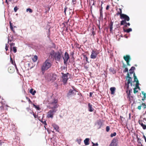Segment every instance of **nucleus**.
<instances>
[{
	"instance_id": "1",
	"label": "nucleus",
	"mask_w": 146,
	"mask_h": 146,
	"mask_svg": "<svg viewBox=\"0 0 146 146\" xmlns=\"http://www.w3.org/2000/svg\"><path fill=\"white\" fill-rule=\"evenodd\" d=\"M60 51V52L59 51L55 52L54 50H52L50 53V54L54 57L55 60L59 62L62 58V52L61 51Z\"/></svg>"
},
{
	"instance_id": "2",
	"label": "nucleus",
	"mask_w": 146,
	"mask_h": 146,
	"mask_svg": "<svg viewBox=\"0 0 146 146\" xmlns=\"http://www.w3.org/2000/svg\"><path fill=\"white\" fill-rule=\"evenodd\" d=\"M52 65V64L50 62V60L48 59L46 60L41 66V70L42 73H44L45 70H47L50 68Z\"/></svg>"
},
{
	"instance_id": "3",
	"label": "nucleus",
	"mask_w": 146,
	"mask_h": 146,
	"mask_svg": "<svg viewBox=\"0 0 146 146\" xmlns=\"http://www.w3.org/2000/svg\"><path fill=\"white\" fill-rule=\"evenodd\" d=\"M61 74L62 75V82L64 85L66 84L67 83L68 80V75H70V74L69 73L64 74L63 72H62Z\"/></svg>"
},
{
	"instance_id": "4",
	"label": "nucleus",
	"mask_w": 146,
	"mask_h": 146,
	"mask_svg": "<svg viewBox=\"0 0 146 146\" xmlns=\"http://www.w3.org/2000/svg\"><path fill=\"white\" fill-rule=\"evenodd\" d=\"M63 58L64 60V65L67 66V62L68 60L70 58V56L66 52L64 53V57L63 56Z\"/></svg>"
},
{
	"instance_id": "5",
	"label": "nucleus",
	"mask_w": 146,
	"mask_h": 146,
	"mask_svg": "<svg viewBox=\"0 0 146 146\" xmlns=\"http://www.w3.org/2000/svg\"><path fill=\"white\" fill-rule=\"evenodd\" d=\"M118 140L117 138H114L111 141L109 146H117Z\"/></svg>"
},
{
	"instance_id": "6",
	"label": "nucleus",
	"mask_w": 146,
	"mask_h": 146,
	"mask_svg": "<svg viewBox=\"0 0 146 146\" xmlns=\"http://www.w3.org/2000/svg\"><path fill=\"white\" fill-rule=\"evenodd\" d=\"M120 18L121 19H124L125 21H129L130 20L129 17L127 15L124 14H121L120 16Z\"/></svg>"
},
{
	"instance_id": "7",
	"label": "nucleus",
	"mask_w": 146,
	"mask_h": 146,
	"mask_svg": "<svg viewBox=\"0 0 146 146\" xmlns=\"http://www.w3.org/2000/svg\"><path fill=\"white\" fill-rule=\"evenodd\" d=\"M98 53H97L96 51L94 50H92L91 52V54L90 56V58L92 59H95L96 58Z\"/></svg>"
},
{
	"instance_id": "8",
	"label": "nucleus",
	"mask_w": 146,
	"mask_h": 146,
	"mask_svg": "<svg viewBox=\"0 0 146 146\" xmlns=\"http://www.w3.org/2000/svg\"><path fill=\"white\" fill-rule=\"evenodd\" d=\"M52 106L49 107V108L50 109H51V110L55 111V112L56 113L57 111V108H58L59 105L58 104H51Z\"/></svg>"
},
{
	"instance_id": "9",
	"label": "nucleus",
	"mask_w": 146,
	"mask_h": 146,
	"mask_svg": "<svg viewBox=\"0 0 146 146\" xmlns=\"http://www.w3.org/2000/svg\"><path fill=\"white\" fill-rule=\"evenodd\" d=\"M55 111L50 110L48 112L47 117L48 118H52L53 117V114L55 112Z\"/></svg>"
},
{
	"instance_id": "10",
	"label": "nucleus",
	"mask_w": 146,
	"mask_h": 146,
	"mask_svg": "<svg viewBox=\"0 0 146 146\" xmlns=\"http://www.w3.org/2000/svg\"><path fill=\"white\" fill-rule=\"evenodd\" d=\"M74 91L75 92L76 91L74 90H73L71 89H70L69 90L68 93L67 94V97H69L71 95H74V94H74Z\"/></svg>"
},
{
	"instance_id": "11",
	"label": "nucleus",
	"mask_w": 146,
	"mask_h": 146,
	"mask_svg": "<svg viewBox=\"0 0 146 146\" xmlns=\"http://www.w3.org/2000/svg\"><path fill=\"white\" fill-rule=\"evenodd\" d=\"M97 125L99 126V127H98V129H99L103 126V122L101 120L99 119L97 120Z\"/></svg>"
},
{
	"instance_id": "12",
	"label": "nucleus",
	"mask_w": 146,
	"mask_h": 146,
	"mask_svg": "<svg viewBox=\"0 0 146 146\" xmlns=\"http://www.w3.org/2000/svg\"><path fill=\"white\" fill-rule=\"evenodd\" d=\"M88 110L89 111L91 112L94 111V109L92 107V105L90 103H89L88 104Z\"/></svg>"
},
{
	"instance_id": "13",
	"label": "nucleus",
	"mask_w": 146,
	"mask_h": 146,
	"mask_svg": "<svg viewBox=\"0 0 146 146\" xmlns=\"http://www.w3.org/2000/svg\"><path fill=\"white\" fill-rule=\"evenodd\" d=\"M131 81H130L129 80L128 81H127V83L125 82V83L124 87L126 88V90H129V84L130 83Z\"/></svg>"
},
{
	"instance_id": "14",
	"label": "nucleus",
	"mask_w": 146,
	"mask_h": 146,
	"mask_svg": "<svg viewBox=\"0 0 146 146\" xmlns=\"http://www.w3.org/2000/svg\"><path fill=\"white\" fill-rule=\"evenodd\" d=\"M52 126L54 129L56 130V131L58 132H59V127L57 125L55 124H53L52 125Z\"/></svg>"
},
{
	"instance_id": "15",
	"label": "nucleus",
	"mask_w": 146,
	"mask_h": 146,
	"mask_svg": "<svg viewBox=\"0 0 146 146\" xmlns=\"http://www.w3.org/2000/svg\"><path fill=\"white\" fill-rule=\"evenodd\" d=\"M139 124L141 125V127H142L143 129H146V125L143 124L142 122V121H140V120H139Z\"/></svg>"
},
{
	"instance_id": "16",
	"label": "nucleus",
	"mask_w": 146,
	"mask_h": 146,
	"mask_svg": "<svg viewBox=\"0 0 146 146\" xmlns=\"http://www.w3.org/2000/svg\"><path fill=\"white\" fill-rule=\"evenodd\" d=\"M135 69V68L134 66H132L129 70V73L130 74H133L134 72V70Z\"/></svg>"
},
{
	"instance_id": "17",
	"label": "nucleus",
	"mask_w": 146,
	"mask_h": 146,
	"mask_svg": "<svg viewBox=\"0 0 146 146\" xmlns=\"http://www.w3.org/2000/svg\"><path fill=\"white\" fill-rule=\"evenodd\" d=\"M116 88L115 87H111L110 88L111 94H113L115 92Z\"/></svg>"
},
{
	"instance_id": "18",
	"label": "nucleus",
	"mask_w": 146,
	"mask_h": 146,
	"mask_svg": "<svg viewBox=\"0 0 146 146\" xmlns=\"http://www.w3.org/2000/svg\"><path fill=\"white\" fill-rule=\"evenodd\" d=\"M110 71L113 74H114L116 72V70L114 68L110 67Z\"/></svg>"
},
{
	"instance_id": "19",
	"label": "nucleus",
	"mask_w": 146,
	"mask_h": 146,
	"mask_svg": "<svg viewBox=\"0 0 146 146\" xmlns=\"http://www.w3.org/2000/svg\"><path fill=\"white\" fill-rule=\"evenodd\" d=\"M90 139L89 138H86L84 140V143L86 145H88L89 144Z\"/></svg>"
},
{
	"instance_id": "20",
	"label": "nucleus",
	"mask_w": 146,
	"mask_h": 146,
	"mask_svg": "<svg viewBox=\"0 0 146 146\" xmlns=\"http://www.w3.org/2000/svg\"><path fill=\"white\" fill-rule=\"evenodd\" d=\"M123 58L126 61H127V60H131L130 56L128 55H127L125 56H124Z\"/></svg>"
},
{
	"instance_id": "21",
	"label": "nucleus",
	"mask_w": 146,
	"mask_h": 146,
	"mask_svg": "<svg viewBox=\"0 0 146 146\" xmlns=\"http://www.w3.org/2000/svg\"><path fill=\"white\" fill-rule=\"evenodd\" d=\"M123 31L124 32L127 33H129L130 32L132 31V29L131 28H129L127 29H125L124 28H123Z\"/></svg>"
},
{
	"instance_id": "22",
	"label": "nucleus",
	"mask_w": 146,
	"mask_h": 146,
	"mask_svg": "<svg viewBox=\"0 0 146 146\" xmlns=\"http://www.w3.org/2000/svg\"><path fill=\"white\" fill-rule=\"evenodd\" d=\"M29 92L32 95L34 96L36 92V91L35 90H33V88H31L30 91Z\"/></svg>"
},
{
	"instance_id": "23",
	"label": "nucleus",
	"mask_w": 146,
	"mask_h": 146,
	"mask_svg": "<svg viewBox=\"0 0 146 146\" xmlns=\"http://www.w3.org/2000/svg\"><path fill=\"white\" fill-rule=\"evenodd\" d=\"M58 100L57 99L54 98L53 101L51 102V104H57Z\"/></svg>"
},
{
	"instance_id": "24",
	"label": "nucleus",
	"mask_w": 146,
	"mask_h": 146,
	"mask_svg": "<svg viewBox=\"0 0 146 146\" xmlns=\"http://www.w3.org/2000/svg\"><path fill=\"white\" fill-rule=\"evenodd\" d=\"M113 22L111 21L110 24L109 25L110 26V31L111 33H112V31L113 26Z\"/></svg>"
},
{
	"instance_id": "25",
	"label": "nucleus",
	"mask_w": 146,
	"mask_h": 146,
	"mask_svg": "<svg viewBox=\"0 0 146 146\" xmlns=\"http://www.w3.org/2000/svg\"><path fill=\"white\" fill-rule=\"evenodd\" d=\"M39 121H40L43 124H44V127L45 129H46V126L47 125V124L46 122V121L45 120H44V121H43L41 119H39ZM48 131V129H46Z\"/></svg>"
},
{
	"instance_id": "26",
	"label": "nucleus",
	"mask_w": 146,
	"mask_h": 146,
	"mask_svg": "<svg viewBox=\"0 0 146 146\" xmlns=\"http://www.w3.org/2000/svg\"><path fill=\"white\" fill-rule=\"evenodd\" d=\"M126 78L127 79V81H128L129 80L130 81H132V78L131 77H130L129 74L128 73L127 74Z\"/></svg>"
},
{
	"instance_id": "27",
	"label": "nucleus",
	"mask_w": 146,
	"mask_h": 146,
	"mask_svg": "<svg viewBox=\"0 0 146 146\" xmlns=\"http://www.w3.org/2000/svg\"><path fill=\"white\" fill-rule=\"evenodd\" d=\"M83 58L84 59V60H85L86 61V64L87 63H90V61H89L88 60V58L87 57V56L86 55H83Z\"/></svg>"
},
{
	"instance_id": "28",
	"label": "nucleus",
	"mask_w": 146,
	"mask_h": 146,
	"mask_svg": "<svg viewBox=\"0 0 146 146\" xmlns=\"http://www.w3.org/2000/svg\"><path fill=\"white\" fill-rule=\"evenodd\" d=\"M132 89H130L128 90H126V92L127 94V95H128L129 96L131 95V92L132 91Z\"/></svg>"
},
{
	"instance_id": "29",
	"label": "nucleus",
	"mask_w": 146,
	"mask_h": 146,
	"mask_svg": "<svg viewBox=\"0 0 146 146\" xmlns=\"http://www.w3.org/2000/svg\"><path fill=\"white\" fill-rule=\"evenodd\" d=\"M35 108L37 110H40V109L39 105H35L34 104H33V105Z\"/></svg>"
},
{
	"instance_id": "30",
	"label": "nucleus",
	"mask_w": 146,
	"mask_h": 146,
	"mask_svg": "<svg viewBox=\"0 0 146 146\" xmlns=\"http://www.w3.org/2000/svg\"><path fill=\"white\" fill-rule=\"evenodd\" d=\"M133 77L134 78V80L133 82H137V81H138L137 76L135 75V73H134Z\"/></svg>"
},
{
	"instance_id": "31",
	"label": "nucleus",
	"mask_w": 146,
	"mask_h": 146,
	"mask_svg": "<svg viewBox=\"0 0 146 146\" xmlns=\"http://www.w3.org/2000/svg\"><path fill=\"white\" fill-rule=\"evenodd\" d=\"M38 59V57L36 55L34 56L33 58H32V60L33 61L35 62Z\"/></svg>"
},
{
	"instance_id": "32",
	"label": "nucleus",
	"mask_w": 146,
	"mask_h": 146,
	"mask_svg": "<svg viewBox=\"0 0 146 146\" xmlns=\"http://www.w3.org/2000/svg\"><path fill=\"white\" fill-rule=\"evenodd\" d=\"M126 21H125L124 20H122L120 21V25H123L125 24H126Z\"/></svg>"
},
{
	"instance_id": "33",
	"label": "nucleus",
	"mask_w": 146,
	"mask_h": 146,
	"mask_svg": "<svg viewBox=\"0 0 146 146\" xmlns=\"http://www.w3.org/2000/svg\"><path fill=\"white\" fill-rule=\"evenodd\" d=\"M119 11H120V12H119V11H118L116 14L117 15H121V14H123L122 13V10L121 9V8H119Z\"/></svg>"
},
{
	"instance_id": "34",
	"label": "nucleus",
	"mask_w": 146,
	"mask_h": 146,
	"mask_svg": "<svg viewBox=\"0 0 146 146\" xmlns=\"http://www.w3.org/2000/svg\"><path fill=\"white\" fill-rule=\"evenodd\" d=\"M15 45V44L14 43H13V42H12V43H11V44H10V51H12V46H14Z\"/></svg>"
},
{
	"instance_id": "35",
	"label": "nucleus",
	"mask_w": 146,
	"mask_h": 146,
	"mask_svg": "<svg viewBox=\"0 0 146 146\" xmlns=\"http://www.w3.org/2000/svg\"><path fill=\"white\" fill-rule=\"evenodd\" d=\"M13 48V52L14 53H15L17 51V48L15 46H13V48Z\"/></svg>"
},
{
	"instance_id": "36",
	"label": "nucleus",
	"mask_w": 146,
	"mask_h": 146,
	"mask_svg": "<svg viewBox=\"0 0 146 146\" xmlns=\"http://www.w3.org/2000/svg\"><path fill=\"white\" fill-rule=\"evenodd\" d=\"M27 12H29L30 13H31L33 12V10L31 8H28L26 9Z\"/></svg>"
},
{
	"instance_id": "37",
	"label": "nucleus",
	"mask_w": 146,
	"mask_h": 146,
	"mask_svg": "<svg viewBox=\"0 0 146 146\" xmlns=\"http://www.w3.org/2000/svg\"><path fill=\"white\" fill-rule=\"evenodd\" d=\"M99 19H103V13H100V16Z\"/></svg>"
},
{
	"instance_id": "38",
	"label": "nucleus",
	"mask_w": 146,
	"mask_h": 146,
	"mask_svg": "<svg viewBox=\"0 0 146 146\" xmlns=\"http://www.w3.org/2000/svg\"><path fill=\"white\" fill-rule=\"evenodd\" d=\"M116 135V133L115 132H114L113 133H112L110 135V137H112L114 136H115Z\"/></svg>"
},
{
	"instance_id": "39",
	"label": "nucleus",
	"mask_w": 146,
	"mask_h": 146,
	"mask_svg": "<svg viewBox=\"0 0 146 146\" xmlns=\"http://www.w3.org/2000/svg\"><path fill=\"white\" fill-rule=\"evenodd\" d=\"M81 140L82 139H76V141L80 145L81 144Z\"/></svg>"
},
{
	"instance_id": "40",
	"label": "nucleus",
	"mask_w": 146,
	"mask_h": 146,
	"mask_svg": "<svg viewBox=\"0 0 146 146\" xmlns=\"http://www.w3.org/2000/svg\"><path fill=\"white\" fill-rule=\"evenodd\" d=\"M128 69L126 67L125 68V69L123 70V72L125 73L128 72Z\"/></svg>"
},
{
	"instance_id": "41",
	"label": "nucleus",
	"mask_w": 146,
	"mask_h": 146,
	"mask_svg": "<svg viewBox=\"0 0 146 146\" xmlns=\"http://www.w3.org/2000/svg\"><path fill=\"white\" fill-rule=\"evenodd\" d=\"M127 98H129V100L130 101L131 99L133 98V96L131 95H129V96L127 95Z\"/></svg>"
},
{
	"instance_id": "42",
	"label": "nucleus",
	"mask_w": 146,
	"mask_h": 146,
	"mask_svg": "<svg viewBox=\"0 0 146 146\" xmlns=\"http://www.w3.org/2000/svg\"><path fill=\"white\" fill-rule=\"evenodd\" d=\"M10 61L11 63L12 64H13V65L14 64L13 59L11 56H10Z\"/></svg>"
},
{
	"instance_id": "43",
	"label": "nucleus",
	"mask_w": 146,
	"mask_h": 146,
	"mask_svg": "<svg viewBox=\"0 0 146 146\" xmlns=\"http://www.w3.org/2000/svg\"><path fill=\"white\" fill-rule=\"evenodd\" d=\"M126 24L124 25V27H127V26H129L130 25V23H126Z\"/></svg>"
},
{
	"instance_id": "44",
	"label": "nucleus",
	"mask_w": 146,
	"mask_h": 146,
	"mask_svg": "<svg viewBox=\"0 0 146 146\" xmlns=\"http://www.w3.org/2000/svg\"><path fill=\"white\" fill-rule=\"evenodd\" d=\"M110 129V127L109 126H107L106 127V130L107 132H108Z\"/></svg>"
},
{
	"instance_id": "45",
	"label": "nucleus",
	"mask_w": 146,
	"mask_h": 146,
	"mask_svg": "<svg viewBox=\"0 0 146 146\" xmlns=\"http://www.w3.org/2000/svg\"><path fill=\"white\" fill-rule=\"evenodd\" d=\"M144 109H145L146 108V105L145 103H142L141 105Z\"/></svg>"
},
{
	"instance_id": "46",
	"label": "nucleus",
	"mask_w": 146,
	"mask_h": 146,
	"mask_svg": "<svg viewBox=\"0 0 146 146\" xmlns=\"http://www.w3.org/2000/svg\"><path fill=\"white\" fill-rule=\"evenodd\" d=\"M18 8L17 7V6H16L14 7V10L15 12H16L17 10H18Z\"/></svg>"
},
{
	"instance_id": "47",
	"label": "nucleus",
	"mask_w": 146,
	"mask_h": 146,
	"mask_svg": "<svg viewBox=\"0 0 146 146\" xmlns=\"http://www.w3.org/2000/svg\"><path fill=\"white\" fill-rule=\"evenodd\" d=\"M75 45L76 47V48H79H79H80L79 47V44H78V43H76L75 44Z\"/></svg>"
},
{
	"instance_id": "48",
	"label": "nucleus",
	"mask_w": 146,
	"mask_h": 146,
	"mask_svg": "<svg viewBox=\"0 0 146 146\" xmlns=\"http://www.w3.org/2000/svg\"><path fill=\"white\" fill-rule=\"evenodd\" d=\"M8 46H9L7 45V44H6L5 47V49L6 51H7L8 50Z\"/></svg>"
},
{
	"instance_id": "49",
	"label": "nucleus",
	"mask_w": 146,
	"mask_h": 146,
	"mask_svg": "<svg viewBox=\"0 0 146 146\" xmlns=\"http://www.w3.org/2000/svg\"><path fill=\"white\" fill-rule=\"evenodd\" d=\"M52 48H56V45L54 43V42H52Z\"/></svg>"
},
{
	"instance_id": "50",
	"label": "nucleus",
	"mask_w": 146,
	"mask_h": 146,
	"mask_svg": "<svg viewBox=\"0 0 146 146\" xmlns=\"http://www.w3.org/2000/svg\"><path fill=\"white\" fill-rule=\"evenodd\" d=\"M13 33L14 34V35L15 36H19L15 32V31H13Z\"/></svg>"
},
{
	"instance_id": "51",
	"label": "nucleus",
	"mask_w": 146,
	"mask_h": 146,
	"mask_svg": "<svg viewBox=\"0 0 146 146\" xmlns=\"http://www.w3.org/2000/svg\"><path fill=\"white\" fill-rule=\"evenodd\" d=\"M67 9V7L66 6H65V7L64 8V12L65 15H66V11Z\"/></svg>"
},
{
	"instance_id": "52",
	"label": "nucleus",
	"mask_w": 146,
	"mask_h": 146,
	"mask_svg": "<svg viewBox=\"0 0 146 146\" xmlns=\"http://www.w3.org/2000/svg\"><path fill=\"white\" fill-rule=\"evenodd\" d=\"M28 102L29 104H30L32 105H33V104H34V103H33L31 100H30V99H29Z\"/></svg>"
},
{
	"instance_id": "53",
	"label": "nucleus",
	"mask_w": 146,
	"mask_h": 146,
	"mask_svg": "<svg viewBox=\"0 0 146 146\" xmlns=\"http://www.w3.org/2000/svg\"><path fill=\"white\" fill-rule=\"evenodd\" d=\"M70 56H74V52L73 51L72 52H71L70 53Z\"/></svg>"
},
{
	"instance_id": "54",
	"label": "nucleus",
	"mask_w": 146,
	"mask_h": 146,
	"mask_svg": "<svg viewBox=\"0 0 146 146\" xmlns=\"http://www.w3.org/2000/svg\"><path fill=\"white\" fill-rule=\"evenodd\" d=\"M102 9H103V7H102V6H101V8L100 9V13H102Z\"/></svg>"
},
{
	"instance_id": "55",
	"label": "nucleus",
	"mask_w": 146,
	"mask_h": 146,
	"mask_svg": "<svg viewBox=\"0 0 146 146\" xmlns=\"http://www.w3.org/2000/svg\"><path fill=\"white\" fill-rule=\"evenodd\" d=\"M13 65L15 66V68L17 70H18V69H17V67L16 65V63H15V61L14 62V64Z\"/></svg>"
},
{
	"instance_id": "56",
	"label": "nucleus",
	"mask_w": 146,
	"mask_h": 146,
	"mask_svg": "<svg viewBox=\"0 0 146 146\" xmlns=\"http://www.w3.org/2000/svg\"><path fill=\"white\" fill-rule=\"evenodd\" d=\"M136 90L137 89H135V88H134L133 92L134 94H136L138 92V91Z\"/></svg>"
},
{
	"instance_id": "57",
	"label": "nucleus",
	"mask_w": 146,
	"mask_h": 146,
	"mask_svg": "<svg viewBox=\"0 0 146 146\" xmlns=\"http://www.w3.org/2000/svg\"><path fill=\"white\" fill-rule=\"evenodd\" d=\"M142 106H141V105H140L138 107H137V109L140 110H141V107Z\"/></svg>"
},
{
	"instance_id": "58",
	"label": "nucleus",
	"mask_w": 146,
	"mask_h": 146,
	"mask_svg": "<svg viewBox=\"0 0 146 146\" xmlns=\"http://www.w3.org/2000/svg\"><path fill=\"white\" fill-rule=\"evenodd\" d=\"M139 88V85H136L135 87V88H135V89H137L138 88Z\"/></svg>"
},
{
	"instance_id": "59",
	"label": "nucleus",
	"mask_w": 146,
	"mask_h": 146,
	"mask_svg": "<svg viewBox=\"0 0 146 146\" xmlns=\"http://www.w3.org/2000/svg\"><path fill=\"white\" fill-rule=\"evenodd\" d=\"M110 8V6L109 5H108L106 7V9L108 10Z\"/></svg>"
},
{
	"instance_id": "60",
	"label": "nucleus",
	"mask_w": 146,
	"mask_h": 146,
	"mask_svg": "<svg viewBox=\"0 0 146 146\" xmlns=\"http://www.w3.org/2000/svg\"><path fill=\"white\" fill-rule=\"evenodd\" d=\"M50 29H48V32L47 33V35H50Z\"/></svg>"
},
{
	"instance_id": "61",
	"label": "nucleus",
	"mask_w": 146,
	"mask_h": 146,
	"mask_svg": "<svg viewBox=\"0 0 146 146\" xmlns=\"http://www.w3.org/2000/svg\"><path fill=\"white\" fill-rule=\"evenodd\" d=\"M9 24H10V27H13V25L12 23H11V21L9 22Z\"/></svg>"
},
{
	"instance_id": "62",
	"label": "nucleus",
	"mask_w": 146,
	"mask_h": 146,
	"mask_svg": "<svg viewBox=\"0 0 146 146\" xmlns=\"http://www.w3.org/2000/svg\"><path fill=\"white\" fill-rule=\"evenodd\" d=\"M93 94V93L92 92H90L89 93V96L90 97H92V95Z\"/></svg>"
},
{
	"instance_id": "63",
	"label": "nucleus",
	"mask_w": 146,
	"mask_h": 146,
	"mask_svg": "<svg viewBox=\"0 0 146 146\" xmlns=\"http://www.w3.org/2000/svg\"><path fill=\"white\" fill-rule=\"evenodd\" d=\"M143 137L145 139V142L146 143V137H145V136L144 135H143Z\"/></svg>"
},
{
	"instance_id": "64",
	"label": "nucleus",
	"mask_w": 146,
	"mask_h": 146,
	"mask_svg": "<svg viewBox=\"0 0 146 146\" xmlns=\"http://www.w3.org/2000/svg\"><path fill=\"white\" fill-rule=\"evenodd\" d=\"M143 119L144 120L143 121L145 123L146 122V118H143Z\"/></svg>"
}]
</instances>
